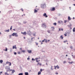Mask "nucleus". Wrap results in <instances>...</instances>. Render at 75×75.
<instances>
[{"instance_id":"1","label":"nucleus","mask_w":75,"mask_h":75,"mask_svg":"<svg viewBox=\"0 0 75 75\" xmlns=\"http://www.w3.org/2000/svg\"><path fill=\"white\" fill-rule=\"evenodd\" d=\"M12 35L13 36H15V37H17L18 36V34H17V33H13V34H12Z\"/></svg>"},{"instance_id":"2","label":"nucleus","mask_w":75,"mask_h":75,"mask_svg":"<svg viewBox=\"0 0 75 75\" xmlns=\"http://www.w3.org/2000/svg\"><path fill=\"white\" fill-rule=\"evenodd\" d=\"M45 7H46V5L45 4H44L41 5V7L42 8H44Z\"/></svg>"},{"instance_id":"3","label":"nucleus","mask_w":75,"mask_h":75,"mask_svg":"<svg viewBox=\"0 0 75 75\" xmlns=\"http://www.w3.org/2000/svg\"><path fill=\"white\" fill-rule=\"evenodd\" d=\"M32 61H35L36 60L37 62H38V58H36L35 59H34L33 58H32Z\"/></svg>"},{"instance_id":"4","label":"nucleus","mask_w":75,"mask_h":75,"mask_svg":"<svg viewBox=\"0 0 75 75\" xmlns=\"http://www.w3.org/2000/svg\"><path fill=\"white\" fill-rule=\"evenodd\" d=\"M42 26L43 27H45V28H46V25L45 23H42Z\"/></svg>"},{"instance_id":"5","label":"nucleus","mask_w":75,"mask_h":75,"mask_svg":"<svg viewBox=\"0 0 75 75\" xmlns=\"http://www.w3.org/2000/svg\"><path fill=\"white\" fill-rule=\"evenodd\" d=\"M44 17H45L46 18L48 17V16L47 15V13H45L43 14Z\"/></svg>"},{"instance_id":"6","label":"nucleus","mask_w":75,"mask_h":75,"mask_svg":"<svg viewBox=\"0 0 75 75\" xmlns=\"http://www.w3.org/2000/svg\"><path fill=\"white\" fill-rule=\"evenodd\" d=\"M9 66H11V62H8V61L6 62V64H9Z\"/></svg>"},{"instance_id":"7","label":"nucleus","mask_w":75,"mask_h":75,"mask_svg":"<svg viewBox=\"0 0 75 75\" xmlns=\"http://www.w3.org/2000/svg\"><path fill=\"white\" fill-rule=\"evenodd\" d=\"M56 68H57V69H59V67L58 65H57L56 66H54V69H56Z\"/></svg>"},{"instance_id":"8","label":"nucleus","mask_w":75,"mask_h":75,"mask_svg":"<svg viewBox=\"0 0 75 75\" xmlns=\"http://www.w3.org/2000/svg\"><path fill=\"white\" fill-rule=\"evenodd\" d=\"M51 11H55V8L53 7L51 8Z\"/></svg>"},{"instance_id":"9","label":"nucleus","mask_w":75,"mask_h":75,"mask_svg":"<svg viewBox=\"0 0 75 75\" xmlns=\"http://www.w3.org/2000/svg\"><path fill=\"white\" fill-rule=\"evenodd\" d=\"M21 34H23V35H25L27 34V33L25 32L24 33L21 32Z\"/></svg>"},{"instance_id":"10","label":"nucleus","mask_w":75,"mask_h":75,"mask_svg":"<svg viewBox=\"0 0 75 75\" xmlns=\"http://www.w3.org/2000/svg\"><path fill=\"white\" fill-rule=\"evenodd\" d=\"M28 52L29 54H31L32 52V51L31 50H28Z\"/></svg>"},{"instance_id":"11","label":"nucleus","mask_w":75,"mask_h":75,"mask_svg":"<svg viewBox=\"0 0 75 75\" xmlns=\"http://www.w3.org/2000/svg\"><path fill=\"white\" fill-rule=\"evenodd\" d=\"M14 48H15V49H17V47L16 46V45H15V46H13V49H14Z\"/></svg>"},{"instance_id":"12","label":"nucleus","mask_w":75,"mask_h":75,"mask_svg":"<svg viewBox=\"0 0 75 75\" xmlns=\"http://www.w3.org/2000/svg\"><path fill=\"white\" fill-rule=\"evenodd\" d=\"M51 28L52 29V30L53 31H54V30L55 29V28H54V27L52 26L51 27Z\"/></svg>"},{"instance_id":"13","label":"nucleus","mask_w":75,"mask_h":75,"mask_svg":"<svg viewBox=\"0 0 75 75\" xmlns=\"http://www.w3.org/2000/svg\"><path fill=\"white\" fill-rule=\"evenodd\" d=\"M25 75H28V73L27 72H25Z\"/></svg>"},{"instance_id":"14","label":"nucleus","mask_w":75,"mask_h":75,"mask_svg":"<svg viewBox=\"0 0 75 75\" xmlns=\"http://www.w3.org/2000/svg\"><path fill=\"white\" fill-rule=\"evenodd\" d=\"M37 11H38L37 10H36V9H34V13H37Z\"/></svg>"},{"instance_id":"15","label":"nucleus","mask_w":75,"mask_h":75,"mask_svg":"<svg viewBox=\"0 0 75 75\" xmlns=\"http://www.w3.org/2000/svg\"><path fill=\"white\" fill-rule=\"evenodd\" d=\"M68 19L69 20H71V18H70V17L68 16Z\"/></svg>"},{"instance_id":"16","label":"nucleus","mask_w":75,"mask_h":75,"mask_svg":"<svg viewBox=\"0 0 75 75\" xmlns=\"http://www.w3.org/2000/svg\"><path fill=\"white\" fill-rule=\"evenodd\" d=\"M60 38H61V39H62V40L63 39V38H64V37H63V36L62 35H61L60 36Z\"/></svg>"},{"instance_id":"17","label":"nucleus","mask_w":75,"mask_h":75,"mask_svg":"<svg viewBox=\"0 0 75 75\" xmlns=\"http://www.w3.org/2000/svg\"><path fill=\"white\" fill-rule=\"evenodd\" d=\"M63 31V29L61 28V30L60 29V28H59V31Z\"/></svg>"},{"instance_id":"18","label":"nucleus","mask_w":75,"mask_h":75,"mask_svg":"<svg viewBox=\"0 0 75 75\" xmlns=\"http://www.w3.org/2000/svg\"><path fill=\"white\" fill-rule=\"evenodd\" d=\"M64 43H65L66 42H68V41L67 40H66L65 41H63Z\"/></svg>"},{"instance_id":"19","label":"nucleus","mask_w":75,"mask_h":75,"mask_svg":"<svg viewBox=\"0 0 75 75\" xmlns=\"http://www.w3.org/2000/svg\"><path fill=\"white\" fill-rule=\"evenodd\" d=\"M41 74V71H39L38 72V75H40V74Z\"/></svg>"},{"instance_id":"20","label":"nucleus","mask_w":75,"mask_h":75,"mask_svg":"<svg viewBox=\"0 0 75 75\" xmlns=\"http://www.w3.org/2000/svg\"><path fill=\"white\" fill-rule=\"evenodd\" d=\"M22 52H25V51L24 50H22Z\"/></svg>"},{"instance_id":"21","label":"nucleus","mask_w":75,"mask_h":75,"mask_svg":"<svg viewBox=\"0 0 75 75\" xmlns=\"http://www.w3.org/2000/svg\"><path fill=\"white\" fill-rule=\"evenodd\" d=\"M4 51H7V47L5 48V50H4Z\"/></svg>"},{"instance_id":"22","label":"nucleus","mask_w":75,"mask_h":75,"mask_svg":"<svg viewBox=\"0 0 75 75\" xmlns=\"http://www.w3.org/2000/svg\"><path fill=\"white\" fill-rule=\"evenodd\" d=\"M18 75H23V73H19L18 74Z\"/></svg>"},{"instance_id":"23","label":"nucleus","mask_w":75,"mask_h":75,"mask_svg":"<svg viewBox=\"0 0 75 75\" xmlns=\"http://www.w3.org/2000/svg\"><path fill=\"white\" fill-rule=\"evenodd\" d=\"M3 62V61L2 60H0V62L1 64V63H2V62Z\"/></svg>"},{"instance_id":"24","label":"nucleus","mask_w":75,"mask_h":75,"mask_svg":"<svg viewBox=\"0 0 75 75\" xmlns=\"http://www.w3.org/2000/svg\"><path fill=\"white\" fill-rule=\"evenodd\" d=\"M61 23H62L63 22L62 21H58L59 23H61Z\"/></svg>"},{"instance_id":"25","label":"nucleus","mask_w":75,"mask_h":75,"mask_svg":"<svg viewBox=\"0 0 75 75\" xmlns=\"http://www.w3.org/2000/svg\"><path fill=\"white\" fill-rule=\"evenodd\" d=\"M5 75H9V74H8V73H7V72L5 73Z\"/></svg>"},{"instance_id":"26","label":"nucleus","mask_w":75,"mask_h":75,"mask_svg":"<svg viewBox=\"0 0 75 75\" xmlns=\"http://www.w3.org/2000/svg\"><path fill=\"white\" fill-rule=\"evenodd\" d=\"M53 25H57V23H53Z\"/></svg>"},{"instance_id":"27","label":"nucleus","mask_w":75,"mask_h":75,"mask_svg":"<svg viewBox=\"0 0 75 75\" xmlns=\"http://www.w3.org/2000/svg\"><path fill=\"white\" fill-rule=\"evenodd\" d=\"M38 65H40V66H41V65H42L41 63H38Z\"/></svg>"},{"instance_id":"28","label":"nucleus","mask_w":75,"mask_h":75,"mask_svg":"<svg viewBox=\"0 0 75 75\" xmlns=\"http://www.w3.org/2000/svg\"><path fill=\"white\" fill-rule=\"evenodd\" d=\"M73 62H69V64H72V63H73Z\"/></svg>"},{"instance_id":"29","label":"nucleus","mask_w":75,"mask_h":75,"mask_svg":"<svg viewBox=\"0 0 75 75\" xmlns=\"http://www.w3.org/2000/svg\"><path fill=\"white\" fill-rule=\"evenodd\" d=\"M42 71H44V69H42H42H40V72H42Z\"/></svg>"},{"instance_id":"30","label":"nucleus","mask_w":75,"mask_h":75,"mask_svg":"<svg viewBox=\"0 0 75 75\" xmlns=\"http://www.w3.org/2000/svg\"><path fill=\"white\" fill-rule=\"evenodd\" d=\"M75 28H73V32H75Z\"/></svg>"},{"instance_id":"31","label":"nucleus","mask_w":75,"mask_h":75,"mask_svg":"<svg viewBox=\"0 0 75 75\" xmlns=\"http://www.w3.org/2000/svg\"><path fill=\"white\" fill-rule=\"evenodd\" d=\"M15 72V70H12V72L13 74L14 72Z\"/></svg>"},{"instance_id":"32","label":"nucleus","mask_w":75,"mask_h":75,"mask_svg":"<svg viewBox=\"0 0 75 75\" xmlns=\"http://www.w3.org/2000/svg\"><path fill=\"white\" fill-rule=\"evenodd\" d=\"M67 33H66L65 34H64V35L65 36V37H66L67 36Z\"/></svg>"},{"instance_id":"33","label":"nucleus","mask_w":75,"mask_h":75,"mask_svg":"<svg viewBox=\"0 0 75 75\" xmlns=\"http://www.w3.org/2000/svg\"><path fill=\"white\" fill-rule=\"evenodd\" d=\"M6 32H9V31H10V30L8 29V30H6Z\"/></svg>"},{"instance_id":"34","label":"nucleus","mask_w":75,"mask_h":75,"mask_svg":"<svg viewBox=\"0 0 75 75\" xmlns=\"http://www.w3.org/2000/svg\"><path fill=\"white\" fill-rule=\"evenodd\" d=\"M47 32H48V33H50V30H48L47 31Z\"/></svg>"},{"instance_id":"35","label":"nucleus","mask_w":75,"mask_h":75,"mask_svg":"<svg viewBox=\"0 0 75 75\" xmlns=\"http://www.w3.org/2000/svg\"><path fill=\"white\" fill-rule=\"evenodd\" d=\"M45 41V39H44L42 41V42H44Z\"/></svg>"},{"instance_id":"36","label":"nucleus","mask_w":75,"mask_h":75,"mask_svg":"<svg viewBox=\"0 0 75 75\" xmlns=\"http://www.w3.org/2000/svg\"><path fill=\"white\" fill-rule=\"evenodd\" d=\"M10 71V69H8L7 70V71L8 72V71Z\"/></svg>"},{"instance_id":"37","label":"nucleus","mask_w":75,"mask_h":75,"mask_svg":"<svg viewBox=\"0 0 75 75\" xmlns=\"http://www.w3.org/2000/svg\"><path fill=\"white\" fill-rule=\"evenodd\" d=\"M23 23L24 24H25V23H27V22H25V21H24L23 22Z\"/></svg>"},{"instance_id":"38","label":"nucleus","mask_w":75,"mask_h":75,"mask_svg":"<svg viewBox=\"0 0 75 75\" xmlns=\"http://www.w3.org/2000/svg\"><path fill=\"white\" fill-rule=\"evenodd\" d=\"M12 26H11V27L10 30H11V29H12Z\"/></svg>"},{"instance_id":"39","label":"nucleus","mask_w":75,"mask_h":75,"mask_svg":"<svg viewBox=\"0 0 75 75\" xmlns=\"http://www.w3.org/2000/svg\"><path fill=\"white\" fill-rule=\"evenodd\" d=\"M45 42L47 43V39H45Z\"/></svg>"},{"instance_id":"40","label":"nucleus","mask_w":75,"mask_h":75,"mask_svg":"<svg viewBox=\"0 0 75 75\" xmlns=\"http://www.w3.org/2000/svg\"><path fill=\"white\" fill-rule=\"evenodd\" d=\"M14 55H16V54H17V53H16V52H14Z\"/></svg>"},{"instance_id":"41","label":"nucleus","mask_w":75,"mask_h":75,"mask_svg":"<svg viewBox=\"0 0 75 75\" xmlns=\"http://www.w3.org/2000/svg\"><path fill=\"white\" fill-rule=\"evenodd\" d=\"M67 22V20H64V23H66Z\"/></svg>"},{"instance_id":"42","label":"nucleus","mask_w":75,"mask_h":75,"mask_svg":"<svg viewBox=\"0 0 75 75\" xmlns=\"http://www.w3.org/2000/svg\"><path fill=\"white\" fill-rule=\"evenodd\" d=\"M66 61H64L63 62L64 64H65V63H66Z\"/></svg>"},{"instance_id":"43","label":"nucleus","mask_w":75,"mask_h":75,"mask_svg":"<svg viewBox=\"0 0 75 75\" xmlns=\"http://www.w3.org/2000/svg\"><path fill=\"white\" fill-rule=\"evenodd\" d=\"M18 54H20V52H18Z\"/></svg>"},{"instance_id":"44","label":"nucleus","mask_w":75,"mask_h":75,"mask_svg":"<svg viewBox=\"0 0 75 75\" xmlns=\"http://www.w3.org/2000/svg\"><path fill=\"white\" fill-rule=\"evenodd\" d=\"M21 10L22 11H24V10H23V8H22L21 9Z\"/></svg>"},{"instance_id":"45","label":"nucleus","mask_w":75,"mask_h":75,"mask_svg":"<svg viewBox=\"0 0 75 75\" xmlns=\"http://www.w3.org/2000/svg\"><path fill=\"white\" fill-rule=\"evenodd\" d=\"M28 60H30V58L28 57L27 58Z\"/></svg>"},{"instance_id":"46","label":"nucleus","mask_w":75,"mask_h":75,"mask_svg":"<svg viewBox=\"0 0 75 75\" xmlns=\"http://www.w3.org/2000/svg\"><path fill=\"white\" fill-rule=\"evenodd\" d=\"M55 74H56V75H58V73H55Z\"/></svg>"},{"instance_id":"47","label":"nucleus","mask_w":75,"mask_h":75,"mask_svg":"<svg viewBox=\"0 0 75 75\" xmlns=\"http://www.w3.org/2000/svg\"><path fill=\"white\" fill-rule=\"evenodd\" d=\"M2 73V71H1L0 72V75H1V74Z\"/></svg>"},{"instance_id":"48","label":"nucleus","mask_w":75,"mask_h":75,"mask_svg":"<svg viewBox=\"0 0 75 75\" xmlns=\"http://www.w3.org/2000/svg\"><path fill=\"white\" fill-rule=\"evenodd\" d=\"M9 37L10 38H11V35H10Z\"/></svg>"},{"instance_id":"49","label":"nucleus","mask_w":75,"mask_h":75,"mask_svg":"<svg viewBox=\"0 0 75 75\" xmlns=\"http://www.w3.org/2000/svg\"><path fill=\"white\" fill-rule=\"evenodd\" d=\"M47 41L48 42H49V41H50V40H48Z\"/></svg>"},{"instance_id":"50","label":"nucleus","mask_w":75,"mask_h":75,"mask_svg":"<svg viewBox=\"0 0 75 75\" xmlns=\"http://www.w3.org/2000/svg\"><path fill=\"white\" fill-rule=\"evenodd\" d=\"M20 50H22V48H20Z\"/></svg>"},{"instance_id":"51","label":"nucleus","mask_w":75,"mask_h":75,"mask_svg":"<svg viewBox=\"0 0 75 75\" xmlns=\"http://www.w3.org/2000/svg\"><path fill=\"white\" fill-rule=\"evenodd\" d=\"M51 69L52 70H53V69H52V67L51 68Z\"/></svg>"},{"instance_id":"52","label":"nucleus","mask_w":75,"mask_h":75,"mask_svg":"<svg viewBox=\"0 0 75 75\" xmlns=\"http://www.w3.org/2000/svg\"><path fill=\"white\" fill-rule=\"evenodd\" d=\"M13 30L14 31H15V30H15V29H13Z\"/></svg>"},{"instance_id":"53","label":"nucleus","mask_w":75,"mask_h":75,"mask_svg":"<svg viewBox=\"0 0 75 75\" xmlns=\"http://www.w3.org/2000/svg\"><path fill=\"white\" fill-rule=\"evenodd\" d=\"M34 36H35V34H33Z\"/></svg>"},{"instance_id":"54","label":"nucleus","mask_w":75,"mask_h":75,"mask_svg":"<svg viewBox=\"0 0 75 75\" xmlns=\"http://www.w3.org/2000/svg\"><path fill=\"white\" fill-rule=\"evenodd\" d=\"M31 40H33V38H31Z\"/></svg>"},{"instance_id":"55","label":"nucleus","mask_w":75,"mask_h":75,"mask_svg":"<svg viewBox=\"0 0 75 75\" xmlns=\"http://www.w3.org/2000/svg\"><path fill=\"white\" fill-rule=\"evenodd\" d=\"M43 43H42V42H41V44H42Z\"/></svg>"},{"instance_id":"56","label":"nucleus","mask_w":75,"mask_h":75,"mask_svg":"<svg viewBox=\"0 0 75 75\" xmlns=\"http://www.w3.org/2000/svg\"><path fill=\"white\" fill-rule=\"evenodd\" d=\"M75 18L74 17H73V19H74Z\"/></svg>"},{"instance_id":"57","label":"nucleus","mask_w":75,"mask_h":75,"mask_svg":"<svg viewBox=\"0 0 75 75\" xmlns=\"http://www.w3.org/2000/svg\"><path fill=\"white\" fill-rule=\"evenodd\" d=\"M24 39H25V37H24Z\"/></svg>"},{"instance_id":"58","label":"nucleus","mask_w":75,"mask_h":75,"mask_svg":"<svg viewBox=\"0 0 75 75\" xmlns=\"http://www.w3.org/2000/svg\"><path fill=\"white\" fill-rule=\"evenodd\" d=\"M66 57H67V56H68V55H66Z\"/></svg>"},{"instance_id":"59","label":"nucleus","mask_w":75,"mask_h":75,"mask_svg":"<svg viewBox=\"0 0 75 75\" xmlns=\"http://www.w3.org/2000/svg\"><path fill=\"white\" fill-rule=\"evenodd\" d=\"M74 6H75V4H74Z\"/></svg>"},{"instance_id":"60","label":"nucleus","mask_w":75,"mask_h":75,"mask_svg":"<svg viewBox=\"0 0 75 75\" xmlns=\"http://www.w3.org/2000/svg\"><path fill=\"white\" fill-rule=\"evenodd\" d=\"M1 34V33L0 32V34Z\"/></svg>"},{"instance_id":"61","label":"nucleus","mask_w":75,"mask_h":75,"mask_svg":"<svg viewBox=\"0 0 75 75\" xmlns=\"http://www.w3.org/2000/svg\"><path fill=\"white\" fill-rule=\"evenodd\" d=\"M23 16H25V15L24 14H23Z\"/></svg>"},{"instance_id":"62","label":"nucleus","mask_w":75,"mask_h":75,"mask_svg":"<svg viewBox=\"0 0 75 75\" xmlns=\"http://www.w3.org/2000/svg\"><path fill=\"white\" fill-rule=\"evenodd\" d=\"M22 17H23V15H22Z\"/></svg>"},{"instance_id":"63","label":"nucleus","mask_w":75,"mask_h":75,"mask_svg":"<svg viewBox=\"0 0 75 75\" xmlns=\"http://www.w3.org/2000/svg\"><path fill=\"white\" fill-rule=\"evenodd\" d=\"M71 48H72V47H71Z\"/></svg>"},{"instance_id":"64","label":"nucleus","mask_w":75,"mask_h":75,"mask_svg":"<svg viewBox=\"0 0 75 75\" xmlns=\"http://www.w3.org/2000/svg\"><path fill=\"white\" fill-rule=\"evenodd\" d=\"M46 65H47V63H46Z\"/></svg>"}]
</instances>
